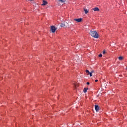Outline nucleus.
I'll list each match as a JSON object with an SVG mask.
<instances>
[{"label": "nucleus", "mask_w": 127, "mask_h": 127, "mask_svg": "<svg viewBox=\"0 0 127 127\" xmlns=\"http://www.w3.org/2000/svg\"><path fill=\"white\" fill-rule=\"evenodd\" d=\"M87 85H90V82H88L86 83Z\"/></svg>", "instance_id": "obj_17"}, {"label": "nucleus", "mask_w": 127, "mask_h": 127, "mask_svg": "<svg viewBox=\"0 0 127 127\" xmlns=\"http://www.w3.org/2000/svg\"><path fill=\"white\" fill-rule=\"evenodd\" d=\"M92 10H94V11H99V10H100V9L98 8V7H96L92 8Z\"/></svg>", "instance_id": "obj_4"}, {"label": "nucleus", "mask_w": 127, "mask_h": 127, "mask_svg": "<svg viewBox=\"0 0 127 127\" xmlns=\"http://www.w3.org/2000/svg\"><path fill=\"white\" fill-rule=\"evenodd\" d=\"M90 34L91 36H92V37H94V38H99V35L96 31H91Z\"/></svg>", "instance_id": "obj_1"}, {"label": "nucleus", "mask_w": 127, "mask_h": 127, "mask_svg": "<svg viewBox=\"0 0 127 127\" xmlns=\"http://www.w3.org/2000/svg\"><path fill=\"white\" fill-rule=\"evenodd\" d=\"M84 11L85 12V14H87L89 12V10L86 8H84Z\"/></svg>", "instance_id": "obj_8"}, {"label": "nucleus", "mask_w": 127, "mask_h": 127, "mask_svg": "<svg viewBox=\"0 0 127 127\" xmlns=\"http://www.w3.org/2000/svg\"><path fill=\"white\" fill-rule=\"evenodd\" d=\"M85 72H86V74H87V75H89L90 73H91V72H89V70H86Z\"/></svg>", "instance_id": "obj_11"}, {"label": "nucleus", "mask_w": 127, "mask_h": 127, "mask_svg": "<svg viewBox=\"0 0 127 127\" xmlns=\"http://www.w3.org/2000/svg\"><path fill=\"white\" fill-rule=\"evenodd\" d=\"M73 84L75 88H76V87H79V84L77 83V82H73Z\"/></svg>", "instance_id": "obj_6"}, {"label": "nucleus", "mask_w": 127, "mask_h": 127, "mask_svg": "<svg viewBox=\"0 0 127 127\" xmlns=\"http://www.w3.org/2000/svg\"><path fill=\"white\" fill-rule=\"evenodd\" d=\"M105 53H106V51H103V54H105Z\"/></svg>", "instance_id": "obj_16"}, {"label": "nucleus", "mask_w": 127, "mask_h": 127, "mask_svg": "<svg viewBox=\"0 0 127 127\" xmlns=\"http://www.w3.org/2000/svg\"><path fill=\"white\" fill-rule=\"evenodd\" d=\"M74 20H75V21H77V22H81V21H82V18L74 19Z\"/></svg>", "instance_id": "obj_3"}, {"label": "nucleus", "mask_w": 127, "mask_h": 127, "mask_svg": "<svg viewBox=\"0 0 127 127\" xmlns=\"http://www.w3.org/2000/svg\"><path fill=\"white\" fill-rule=\"evenodd\" d=\"M61 27H64L65 26V24L64 23H62L61 24Z\"/></svg>", "instance_id": "obj_10"}, {"label": "nucleus", "mask_w": 127, "mask_h": 127, "mask_svg": "<svg viewBox=\"0 0 127 127\" xmlns=\"http://www.w3.org/2000/svg\"><path fill=\"white\" fill-rule=\"evenodd\" d=\"M56 30H57V28L56 27H55V26H51V31H52V32L53 33H54V32H55V31H56Z\"/></svg>", "instance_id": "obj_2"}, {"label": "nucleus", "mask_w": 127, "mask_h": 127, "mask_svg": "<svg viewBox=\"0 0 127 127\" xmlns=\"http://www.w3.org/2000/svg\"><path fill=\"white\" fill-rule=\"evenodd\" d=\"M102 56H103V55H102V54H100L99 55V57L100 58H101L102 57Z\"/></svg>", "instance_id": "obj_15"}, {"label": "nucleus", "mask_w": 127, "mask_h": 127, "mask_svg": "<svg viewBox=\"0 0 127 127\" xmlns=\"http://www.w3.org/2000/svg\"><path fill=\"white\" fill-rule=\"evenodd\" d=\"M88 91V87H85L83 89V92L86 93Z\"/></svg>", "instance_id": "obj_9"}, {"label": "nucleus", "mask_w": 127, "mask_h": 127, "mask_svg": "<svg viewBox=\"0 0 127 127\" xmlns=\"http://www.w3.org/2000/svg\"><path fill=\"white\" fill-rule=\"evenodd\" d=\"M92 73H94V71H92L90 73H89L90 77H92Z\"/></svg>", "instance_id": "obj_12"}, {"label": "nucleus", "mask_w": 127, "mask_h": 127, "mask_svg": "<svg viewBox=\"0 0 127 127\" xmlns=\"http://www.w3.org/2000/svg\"><path fill=\"white\" fill-rule=\"evenodd\" d=\"M119 60H123V57H119Z\"/></svg>", "instance_id": "obj_14"}, {"label": "nucleus", "mask_w": 127, "mask_h": 127, "mask_svg": "<svg viewBox=\"0 0 127 127\" xmlns=\"http://www.w3.org/2000/svg\"><path fill=\"white\" fill-rule=\"evenodd\" d=\"M98 80H95V82H96V83H97V82H98Z\"/></svg>", "instance_id": "obj_18"}, {"label": "nucleus", "mask_w": 127, "mask_h": 127, "mask_svg": "<svg viewBox=\"0 0 127 127\" xmlns=\"http://www.w3.org/2000/svg\"><path fill=\"white\" fill-rule=\"evenodd\" d=\"M59 1H61V2H65V0H59Z\"/></svg>", "instance_id": "obj_13"}, {"label": "nucleus", "mask_w": 127, "mask_h": 127, "mask_svg": "<svg viewBox=\"0 0 127 127\" xmlns=\"http://www.w3.org/2000/svg\"><path fill=\"white\" fill-rule=\"evenodd\" d=\"M46 4H47V1L44 0L43 1V3L42 4V5H46Z\"/></svg>", "instance_id": "obj_7"}, {"label": "nucleus", "mask_w": 127, "mask_h": 127, "mask_svg": "<svg viewBox=\"0 0 127 127\" xmlns=\"http://www.w3.org/2000/svg\"><path fill=\"white\" fill-rule=\"evenodd\" d=\"M95 109L97 112H99V111H100V108H99V106L98 105L95 106Z\"/></svg>", "instance_id": "obj_5"}]
</instances>
